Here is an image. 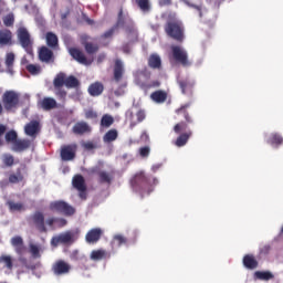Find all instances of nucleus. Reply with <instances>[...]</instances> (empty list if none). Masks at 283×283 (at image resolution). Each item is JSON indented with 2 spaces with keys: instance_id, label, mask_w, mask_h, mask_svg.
<instances>
[{
  "instance_id": "obj_39",
  "label": "nucleus",
  "mask_w": 283,
  "mask_h": 283,
  "mask_svg": "<svg viewBox=\"0 0 283 283\" xmlns=\"http://www.w3.org/2000/svg\"><path fill=\"white\" fill-rule=\"evenodd\" d=\"M65 87H78V80L74 76H69L65 78Z\"/></svg>"
},
{
  "instance_id": "obj_50",
  "label": "nucleus",
  "mask_w": 283,
  "mask_h": 283,
  "mask_svg": "<svg viewBox=\"0 0 283 283\" xmlns=\"http://www.w3.org/2000/svg\"><path fill=\"white\" fill-rule=\"evenodd\" d=\"M185 130H187V124H185V123H179V124H177V125L174 127V132H175L176 134H180V132H185Z\"/></svg>"
},
{
  "instance_id": "obj_13",
  "label": "nucleus",
  "mask_w": 283,
  "mask_h": 283,
  "mask_svg": "<svg viewBox=\"0 0 283 283\" xmlns=\"http://www.w3.org/2000/svg\"><path fill=\"white\" fill-rule=\"evenodd\" d=\"M265 140L266 144L271 145L272 147H280V145L283 143V138L277 133L265 135Z\"/></svg>"
},
{
  "instance_id": "obj_35",
  "label": "nucleus",
  "mask_w": 283,
  "mask_h": 283,
  "mask_svg": "<svg viewBox=\"0 0 283 283\" xmlns=\"http://www.w3.org/2000/svg\"><path fill=\"white\" fill-rule=\"evenodd\" d=\"M254 276L258 280H273V274L269 271H256Z\"/></svg>"
},
{
  "instance_id": "obj_11",
  "label": "nucleus",
  "mask_w": 283,
  "mask_h": 283,
  "mask_svg": "<svg viewBox=\"0 0 283 283\" xmlns=\"http://www.w3.org/2000/svg\"><path fill=\"white\" fill-rule=\"evenodd\" d=\"M101 235H103V230L101 228L92 229L86 233V242L88 244H94L101 240Z\"/></svg>"
},
{
  "instance_id": "obj_1",
  "label": "nucleus",
  "mask_w": 283,
  "mask_h": 283,
  "mask_svg": "<svg viewBox=\"0 0 283 283\" xmlns=\"http://www.w3.org/2000/svg\"><path fill=\"white\" fill-rule=\"evenodd\" d=\"M133 191L137 193L140 198H147L149 193L154 191V187L158 185V179L149 175H145L144 171H140L134 176L130 180Z\"/></svg>"
},
{
  "instance_id": "obj_17",
  "label": "nucleus",
  "mask_w": 283,
  "mask_h": 283,
  "mask_svg": "<svg viewBox=\"0 0 283 283\" xmlns=\"http://www.w3.org/2000/svg\"><path fill=\"white\" fill-rule=\"evenodd\" d=\"M53 53L48 46H42L39 52V59L42 63H50L52 61Z\"/></svg>"
},
{
  "instance_id": "obj_45",
  "label": "nucleus",
  "mask_w": 283,
  "mask_h": 283,
  "mask_svg": "<svg viewBox=\"0 0 283 283\" xmlns=\"http://www.w3.org/2000/svg\"><path fill=\"white\" fill-rule=\"evenodd\" d=\"M0 262H3L7 269H12V256L10 255H2L0 258Z\"/></svg>"
},
{
  "instance_id": "obj_43",
  "label": "nucleus",
  "mask_w": 283,
  "mask_h": 283,
  "mask_svg": "<svg viewBox=\"0 0 283 283\" xmlns=\"http://www.w3.org/2000/svg\"><path fill=\"white\" fill-rule=\"evenodd\" d=\"M99 180L101 182H112V175L107 174L106 171H101L99 172Z\"/></svg>"
},
{
  "instance_id": "obj_8",
  "label": "nucleus",
  "mask_w": 283,
  "mask_h": 283,
  "mask_svg": "<svg viewBox=\"0 0 283 283\" xmlns=\"http://www.w3.org/2000/svg\"><path fill=\"white\" fill-rule=\"evenodd\" d=\"M52 271L54 275H67L72 271V265L63 260H59L53 264Z\"/></svg>"
},
{
  "instance_id": "obj_31",
  "label": "nucleus",
  "mask_w": 283,
  "mask_h": 283,
  "mask_svg": "<svg viewBox=\"0 0 283 283\" xmlns=\"http://www.w3.org/2000/svg\"><path fill=\"white\" fill-rule=\"evenodd\" d=\"M46 45H49V48H56L59 45V38L56 34L52 32L46 33Z\"/></svg>"
},
{
  "instance_id": "obj_42",
  "label": "nucleus",
  "mask_w": 283,
  "mask_h": 283,
  "mask_svg": "<svg viewBox=\"0 0 283 283\" xmlns=\"http://www.w3.org/2000/svg\"><path fill=\"white\" fill-rule=\"evenodd\" d=\"M6 140L7 143H17V132L10 130L6 134Z\"/></svg>"
},
{
  "instance_id": "obj_40",
  "label": "nucleus",
  "mask_w": 283,
  "mask_h": 283,
  "mask_svg": "<svg viewBox=\"0 0 283 283\" xmlns=\"http://www.w3.org/2000/svg\"><path fill=\"white\" fill-rule=\"evenodd\" d=\"M27 70L33 76H36V74H41V66H39L36 64H29V65H27Z\"/></svg>"
},
{
  "instance_id": "obj_29",
  "label": "nucleus",
  "mask_w": 283,
  "mask_h": 283,
  "mask_svg": "<svg viewBox=\"0 0 283 283\" xmlns=\"http://www.w3.org/2000/svg\"><path fill=\"white\" fill-rule=\"evenodd\" d=\"M107 251L99 249V250H94L91 252V260L98 261V260H105L107 258Z\"/></svg>"
},
{
  "instance_id": "obj_49",
  "label": "nucleus",
  "mask_w": 283,
  "mask_h": 283,
  "mask_svg": "<svg viewBox=\"0 0 283 283\" xmlns=\"http://www.w3.org/2000/svg\"><path fill=\"white\" fill-rule=\"evenodd\" d=\"M3 163L7 165V167H12V165H14V157H12V155H4Z\"/></svg>"
},
{
  "instance_id": "obj_34",
  "label": "nucleus",
  "mask_w": 283,
  "mask_h": 283,
  "mask_svg": "<svg viewBox=\"0 0 283 283\" xmlns=\"http://www.w3.org/2000/svg\"><path fill=\"white\" fill-rule=\"evenodd\" d=\"M160 63H161L160 55L158 54L150 55L148 60V64L150 67H154V69L160 67Z\"/></svg>"
},
{
  "instance_id": "obj_51",
  "label": "nucleus",
  "mask_w": 283,
  "mask_h": 283,
  "mask_svg": "<svg viewBox=\"0 0 283 283\" xmlns=\"http://www.w3.org/2000/svg\"><path fill=\"white\" fill-rule=\"evenodd\" d=\"M85 50H86L87 54H94V52H96L98 50V48L94 46V44H92V43H86Z\"/></svg>"
},
{
  "instance_id": "obj_9",
  "label": "nucleus",
  "mask_w": 283,
  "mask_h": 283,
  "mask_svg": "<svg viewBox=\"0 0 283 283\" xmlns=\"http://www.w3.org/2000/svg\"><path fill=\"white\" fill-rule=\"evenodd\" d=\"M69 52L71 56H73L75 61L82 65H92V62L94 61L93 59L85 57V54H83V52H81L78 49H70Z\"/></svg>"
},
{
  "instance_id": "obj_53",
  "label": "nucleus",
  "mask_w": 283,
  "mask_h": 283,
  "mask_svg": "<svg viewBox=\"0 0 283 283\" xmlns=\"http://www.w3.org/2000/svg\"><path fill=\"white\" fill-rule=\"evenodd\" d=\"M137 120L138 123H143V120H145V111H139L137 114Z\"/></svg>"
},
{
  "instance_id": "obj_25",
  "label": "nucleus",
  "mask_w": 283,
  "mask_h": 283,
  "mask_svg": "<svg viewBox=\"0 0 283 283\" xmlns=\"http://www.w3.org/2000/svg\"><path fill=\"white\" fill-rule=\"evenodd\" d=\"M243 265L245 266V269H258V261L253 255L248 254L243 258Z\"/></svg>"
},
{
  "instance_id": "obj_38",
  "label": "nucleus",
  "mask_w": 283,
  "mask_h": 283,
  "mask_svg": "<svg viewBox=\"0 0 283 283\" xmlns=\"http://www.w3.org/2000/svg\"><path fill=\"white\" fill-rule=\"evenodd\" d=\"M102 127H112L114 125V117L111 115H104L101 120Z\"/></svg>"
},
{
  "instance_id": "obj_3",
  "label": "nucleus",
  "mask_w": 283,
  "mask_h": 283,
  "mask_svg": "<svg viewBox=\"0 0 283 283\" xmlns=\"http://www.w3.org/2000/svg\"><path fill=\"white\" fill-rule=\"evenodd\" d=\"M166 32L167 35L175 39V41H182L185 39V28L180 21L168 23L166 27Z\"/></svg>"
},
{
  "instance_id": "obj_2",
  "label": "nucleus",
  "mask_w": 283,
  "mask_h": 283,
  "mask_svg": "<svg viewBox=\"0 0 283 283\" xmlns=\"http://www.w3.org/2000/svg\"><path fill=\"white\" fill-rule=\"evenodd\" d=\"M78 240V231H66L52 238L51 245L74 244Z\"/></svg>"
},
{
  "instance_id": "obj_15",
  "label": "nucleus",
  "mask_w": 283,
  "mask_h": 283,
  "mask_svg": "<svg viewBox=\"0 0 283 283\" xmlns=\"http://www.w3.org/2000/svg\"><path fill=\"white\" fill-rule=\"evenodd\" d=\"M14 59H17V56L14 55L13 52H8L6 54V57H4V64H6V67H7V72L8 74H14V70L12 67H14Z\"/></svg>"
},
{
  "instance_id": "obj_28",
  "label": "nucleus",
  "mask_w": 283,
  "mask_h": 283,
  "mask_svg": "<svg viewBox=\"0 0 283 283\" xmlns=\"http://www.w3.org/2000/svg\"><path fill=\"white\" fill-rule=\"evenodd\" d=\"M30 253L32 258H41V254L43 253L44 249L42 245L30 243L29 244Z\"/></svg>"
},
{
  "instance_id": "obj_33",
  "label": "nucleus",
  "mask_w": 283,
  "mask_h": 283,
  "mask_svg": "<svg viewBox=\"0 0 283 283\" xmlns=\"http://www.w3.org/2000/svg\"><path fill=\"white\" fill-rule=\"evenodd\" d=\"M125 242H127V240L125 239V237L117 234L113 238L112 241V249H118V247H120L122 244H125Z\"/></svg>"
},
{
  "instance_id": "obj_37",
  "label": "nucleus",
  "mask_w": 283,
  "mask_h": 283,
  "mask_svg": "<svg viewBox=\"0 0 283 283\" xmlns=\"http://www.w3.org/2000/svg\"><path fill=\"white\" fill-rule=\"evenodd\" d=\"M65 78L64 73L57 74L53 82L54 87H63L65 85Z\"/></svg>"
},
{
  "instance_id": "obj_64",
  "label": "nucleus",
  "mask_w": 283,
  "mask_h": 283,
  "mask_svg": "<svg viewBox=\"0 0 283 283\" xmlns=\"http://www.w3.org/2000/svg\"><path fill=\"white\" fill-rule=\"evenodd\" d=\"M80 198H82V200H85L86 198L85 190L80 191Z\"/></svg>"
},
{
  "instance_id": "obj_61",
  "label": "nucleus",
  "mask_w": 283,
  "mask_h": 283,
  "mask_svg": "<svg viewBox=\"0 0 283 283\" xmlns=\"http://www.w3.org/2000/svg\"><path fill=\"white\" fill-rule=\"evenodd\" d=\"M179 85H180V87H181L182 94H186V93H187V84L180 82Z\"/></svg>"
},
{
  "instance_id": "obj_21",
  "label": "nucleus",
  "mask_w": 283,
  "mask_h": 283,
  "mask_svg": "<svg viewBox=\"0 0 283 283\" xmlns=\"http://www.w3.org/2000/svg\"><path fill=\"white\" fill-rule=\"evenodd\" d=\"M124 72H125V65L123 64V61L116 60L115 69H114V78H115V81H120V78H123V73Z\"/></svg>"
},
{
  "instance_id": "obj_24",
  "label": "nucleus",
  "mask_w": 283,
  "mask_h": 283,
  "mask_svg": "<svg viewBox=\"0 0 283 283\" xmlns=\"http://www.w3.org/2000/svg\"><path fill=\"white\" fill-rule=\"evenodd\" d=\"M72 184H73L74 189H77V191H85V189H86L85 179L81 175L75 176L73 178Z\"/></svg>"
},
{
  "instance_id": "obj_19",
  "label": "nucleus",
  "mask_w": 283,
  "mask_h": 283,
  "mask_svg": "<svg viewBox=\"0 0 283 283\" xmlns=\"http://www.w3.org/2000/svg\"><path fill=\"white\" fill-rule=\"evenodd\" d=\"M103 90H105V87L103 86L102 83L99 82H95L93 84L90 85L88 87V94L91 96H101L103 94Z\"/></svg>"
},
{
  "instance_id": "obj_18",
  "label": "nucleus",
  "mask_w": 283,
  "mask_h": 283,
  "mask_svg": "<svg viewBox=\"0 0 283 283\" xmlns=\"http://www.w3.org/2000/svg\"><path fill=\"white\" fill-rule=\"evenodd\" d=\"M12 43V32L7 29L0 30V45H10Z\"/></svg>"
},
{
  "instance_id": "obj_56",
  "label": "nucleus",
  "mask_w": 283,
  "mask_h": 283,
  "mask_svg": "<svg viewBox=\"0 0 283 283\" xmlns=\"http://www.w3.org/2000/svg\"><path fill=\"white\" fill-rule=\"evenodd\" d=\"M160 167H163V164H155L151 167V171H154V174H156V171H158V169H160Z\"/></svg>"
},
{
  "instance_id": "obj_60",
  "label": "nucleus",
  "mask_w": 283,
  "mask_h": 283,
  "mask_svg": "<svg viewBox=\"0 0 283 283\" xmlns=\"http://www.w3.org/2000/svg\"><path fill=\"white\" fill-rule=\"evenodd\" d=\"M140 139H142L144 143H147V140H149V135H147V133H143L142 136H140Z\"/></svg>"
},
{
  "instance_id": "obj_7",
  "label": "nucleus",
  "mask_w": 283,
  "mask_h": 283,
  "mask_svg": "<svg viewBox=\"0 0 283 283\" xmlns=\"http://www.w3.org/2000/svg\"><path fill=\"white\" fill-rule=\"evenodd\" d=\"M172 59L177 61V63H181V65H189L188 54L185 48L180 45H172L171 46Z\"/></svg>"
},
{
  "instance_id": "obj_52",
  "label": "nucleus",
  "mask_w": 283,
  "mask_h": 283,
  "mask_svg": "<svg viewBox=\"0 0 283 283\" xmlns=\"http://www.w3.org/2000/svg\"><path fill=\"white\" fill-rule=\"evenodd\" d=\"M184 3H186V6H188L189 8H195V10H198L199 17H202V8H201V7L191 4V3H189V1H187V0H184Z\"/></svg>"
},
{
  "instance_id": "obj_6",
  "label": "nucleus",
  "mask_w": 283,
  "mask_h": 283,
  "mask_svg": "<svg viewBox=\"0 0 283 283\" xmlns=\"http://www.w3.org/2000/svg\"><path fill=\"white\" fill-rule=\"evenodd\" d=\"M3 106L7 109H13L19 105V93L14 91H7L2 96Z\"/></svg>"
},
{
  "instance_id": "obj_54",
  "label": "nucleus",
  "mask_w": 283,
  "mask_h": 283,
  "mask_svg": "<svg viewBox=\"0 0 283 283\" xmlns=\"http://www.w3.org/2000/svg\"><path fill=\"white\" fill-rule=\"evenodd\" d=\"M85 117L86 118H96V113L92 109H88L85 112Z\"/></svg>"
},
{
  "instance_id": "obj_30",
  "label": "nucleus",
  "mask_w": 283,
  "mask_h": 283,
  "mask_svg": "<svg viewBox=\"0 0 283 283\" xmlns=\"http://www.w3.org/2000/svg\"><path fill=\"white\" fill-rule=\"evenodd\" d=\"M190 137H191V130H189L188 133L181 134L175 142L176 147H185V145H187V142L189 140Z\"/></svg>"
},
{
  "instance_id": "obj_22",
  "label": "nucleus",
  "mask_w": 283,
  "mask_h": 283,
  "mask_svg": "<svg viewBox=\"0 0 283 283\" xmlns=\"http://www.w3.org/2000/svg\"><path fill=\"white\" fill-rule=\"evenodd\" d=\"M40 106L46 112L50 109H54V107H56V99L52 97H44L42 101H40Z\"/></svg>"
},
{
  "instance_id": "obj_58",
  "label": "nucleus",
  "mask_w": 283,
  "mask_h": 283,
  "mask_svg": "<svg viewBox=\"0 0 283 283\" xmlns=\"http://www.w3.org/2000/svg\"><path fill=\"white\" fill-rule=\"evenodd\" d=\"M112 34H114V29H111L109 31L104 33V39H109V36H112Z\"/></svg>"
},
{
  "instance_id": "obj_36",
  "label": "nucleus",
  "mask_w": 283,
  "mask_h": 283,
  "mask_svg": "<svg viewBox=\"0 0 283 283\" xmlns=\"http://www.w3.org/2000/svg\"><path fill=\"white\" fill-rule=\"evenodd\" d=\"M138 8L142 12H149L151 10V4H149V0H135Z\"/></svg>"
},
{
  "instance_id": "obj_14",
  "label": "nucleus",
  "mask_w": 283,
  "mask_h": 283,
  "mask_svg": "<svg viewBox=\"0 0 283 283\" xmlns=\"http://www.w3.org/2000/svg\"><path fill=\"white\" fill-rule=\"evenodd\" d=\"M32 142L30 139H18L13 144V151H25V149H30Z\"/></svg>"
},
{
  "instance_id": "obj_41",
  "label": "nucleus",
  "mask_w": 283,
  "mask_h": 283,
  "mask_svg": "<svg viewBox=\"0 0 283 283\" xmlns=\"http://www.w3.org/2000/svg\"><path fill=\"white\" fill-rule=\"evenodd\" d=\"M8 205L11 211H23V203L21 202L9 201Z\"/></svg>"
},
{
  "instance_id": "obj_59",
  "label": "nucleus",
  "mask_w": 283,
  "mask_h": 283,
  "mask_svg": "<svg viewBox=\"0 0 283 283\" xmlns=\"http://www.w3.org/2000/svg\"><path fill=\"white\" fill-rule=\"evenodd\" d=\"M171 0H159V6H170Z\"/></svg>"
},
{
  "instance_id": "obj_23",
  "label": "nucleus",
  "mask_w": 283,
  "mask_h": 283,
  "mask_svg": "<svg viewBox=\"0 0 283 283\" xmlns=\"http://www.w3.org/2000/svg\"><path fill=\"white\" fill-rule=\"evenodd\" d=\"M150 98L151 101H154V103H165V101H167V93L164 91H156L154 93L150 94Z\"/></svg>"
},
{
  "instance_id": "obj_4",
  "label": "nucleus",
  "mask_w": 283,
  "mask_h": 283,
  "mask_svg": "<svg viewBox=\"0 0 283 283\" xmlns=\"http://www.w3.org/2000/svg\"><path fill=\"white\" fill-rule=\"evenodd\" d=\"M18 39L25 52H28V54H32V39L30 38V32H28V29L20 28L18 30Z\"/></svg>"
},
{
  "instance_id": "obj_10",
  "label": "nucleus",
  "mask_w": 283,
  "mask_h": 283,
  "mask_svg": "<svg viewBox=\"0 0 283 283\" xmlns=\"http://www.w3.org/2000/svg\"><path fill=\"white\" fill-rule=\"evenodd\" d=\"M74 156H76V145L75 144L62 147V149H61L62 160H74Z\"/></svg>"
},
{
  "instance_id": "obj_57",
  "label": "nucleus",
  "mask_w": 283,
  "mask_h": 283,
  "mask_svg": "<svg viewBox=\"0 0 283 283\" xmlns=\"http://www.w3.org/2000/svg\"><path fill=\"white\" fill-rule=\"evenodd\" d=\"M6 126L0 124V136H3L6 134ZM2 144L1 139H0V145Z\"/></svg>"
},
{
  "instance_id": "obj_46",
  "label": "nucleus",
  "mask_w": 283,
  "mask_h": 283,
  "mask_svg": "<svg viewBox=\"0 0 283 283\" xmlns=\"http://www.w3.org/2000/svg\"><path fill=\"white\" fill-rule=\"evenodd\" d=\"M21 180H23V176H21L20 172L9 176V182L12 185H17V182H21Z\"/></svg>"
},
{
  "instance_id": "obj_26",
  "label": "nucleus",
  "mask_w": 283,
  "mask_h": 283,
  "mask_svg": "<svg viewBox=\"0 0 283 283\" xmlns=\"http://www.w3.org/2000/svg\"><path fill=\"white\" fill-rule=\"evenodd\" d=\"M74 134H87V132H91L90 125L85 122H80L74 125L73 127Z\"/></svg>"
},
{
  "instance_id": "obj_47",
  "label": "nucleus",
  "mask_w": 283,
  "mask_h": 283,
  "mask_svg": "<svg viewBox=\"0 0 283 283\" xmlns=\"http://www.w3.org/2000/svg\"><path fill=\"white\" fill-rule=\"evenodd\" d=\"M3 23L7 28H10V25H13L14 23V14L9 13L7 17L3 18Z\"/></svg>"
},
{
  "instance_id": "obj_32",
  "label": "nucleus",
  "mask_w": 283,
  "mask_h": 283,
  "mask_svg": "<svg viewBox=\"0 0 283 283\" xmlns=\"http://www.w3.org/2000/svg\"><path fill=\"white\" fill-rule=\"evenodd\" d=\"M116 138H118V130L111 129L104 135L103 140L104 143H114Z\"/></svg>"
},
{
  "instance_id": "obj_5",
  "label": "nucleus",
  "mask_w": 283,
  "mask_h": 283,
  "mask_svg": "<svg viewBox=\"0 0 283 283\" xmlns=\"http://www.w3.org/2000/svg\"><path fill=\"white\" fill-rule=\"evenodd\" d=\"M51 211H57L59 213H64V216H74L75 210L65 201H53L50 203Z\"/></svg>"
},
{
  "instance_id": "obj_55",
  "label": "nucleus",
  "mask_w": 283,
  "mask_h": 283,
  "mask_svg": "<svg viewBox=\"0 0 283 283\" xmlns=\"http://www.w3.org/2000/svg\"><path fill=\"white\" fill-rule=\"evenodd\" d=\"M71 260H81V256H78V250L71 253Z\"/></svg>"
},
{
  "instance_id": "obj_62",
  "label": "nucleus",
  "mask_w": 283,
  "mask_h": 283,
  "mask_svg": "<svg viewBox=\"0 0 283 283\" xmlns=\"http://www.w3.org/2000/svg\"><path fill=\"white\" fill-rule=\"evenodd\" d=\"M84 147H85V149H94V144L86 143V144H84Z\"/></svg>"
},
{
  "instance_id": "obj_16",
  "label": "nucleus",
  "mask_w": 283,
  "mask_h": 283,
  "mask_svg": "<svg viewBox=\"0 0 283 283\" xmlns=\"http://www.w3.org/2000/svg\"><path fill=\"white\" fill-rule=\"evenodd\" d=\"M24 133L27 134V136H31V138H34V136L39 134V122L33 120L24 126Z\"/></svg>"
},
{
  "instance_id": "obj_63",
  "label": "nucleus",
  "mask_w": 283,
  "mask_h": 283,
  "mask_svg": "<svg viewBox=\"0 0 283 283\" xmlns=\"http://www.w3.org/2000/svg\"><path fill=\"white\" fill-rule=\"evenodd\" d=\"M186 107H189V105H186V106H181L179 109H177V114H182V112H185V108Z\"/></svg>"
},
{
  "instance_id": "obj_27",
  "label": "nucleus",
  "mask_w": 283,
  "mask_h": 283,
  "mask_svg": "<svg viewBox=\"0 0 283 283\" xmlns=\"http://www.w3.org/2000/svg\"><path fill=\"white\" fill-rule=\"evenodd\" d=\"M11 244L14 247L17 253H23V250L25 249L23 247V238L21 237H13L11 239Z\"/></svg>"
},
{
  "instance_id": "obj_20",
  "label": "nucleus",
  "mask_w": 283,
  "mask_h": 283,
  "mask_svg": "<svg viewBox=\"0 0 283 283\" xmlns=\"http://www.w3.org/2000/svg\"><path fill=\"white\" fill-rule=\"evenodd\" d=\"M45 224L52 229H59V227H65L67 221L65 219L50 218L45 221Z\"/></svg>"
},
{
  "instance_id": "obj_12",
  "label": "nucleus",
  "mask_w": 283,
  "mask_h": 283,
  "mask_svg": "<svg viewBox=\"0 0 283 283\" xmlns=\"http://www.w3.org/2000/svg\"><path fill=\"white\" fill-rule=\"evenodd\" d=\"M33 222L42 233H45L48 231V228H45V217L41 212H35L33 214Z\"/></svg>"
},
{
  "instance_id": "obj_44",
  "label": "nucleus",
  "mask_w": 283,
  "mask_h": 283,
  "mask_svg": "<svg viewBox=\"0 0 283 283\" xmlns=\"http://www.w3.org/2000/svg\"><path fill=\"white\" fill-rule=\"evenodd\" d=\"M151 151V148L149 146H144L139 148L138 154L142 158H147Z\"/></svg>"
},
{
  "instance_id": "obj_48",
  "label": "nucleus",
  "mask_w": 283,
  "mask_h": 283,
  "mask_svg": "<svg viewBox=\"0 0 283 283\" xmlns=\"http://www.w3.org/2000/svg\"><path fill=\"white\" fill-rule=\"evenodd\" d=\"M55 95L61 101H65V96H67V93L65 92V90H63V87H55Z\"/></svg>"
}]
</instances>
